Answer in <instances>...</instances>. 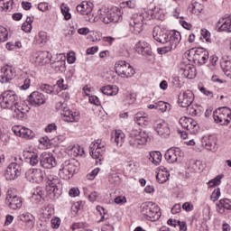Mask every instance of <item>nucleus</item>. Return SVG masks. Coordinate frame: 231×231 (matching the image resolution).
<instances>
[{"label": "nucleus", "instance_id": "obj_2", "mask_svg": "<svg viewBox=\"0 0 231 231\" xmlns=\"http://www.w3.org/2000/svg\"><path fill=\"white\" fill-rule=\"evenodd\" d=\"M148 139L149 134L145 131L134 130L129 134L128 143L129 146L134 147V149H140L142 145L147 143Z\"/></svg>", "mask_w": 231, "mask_h": 231}, {"label": "nucleus", "instance_id": "obj_22", "mask_svg": "<svg viewBox=\"0 0 231 231\" xmlns=\"http://www.w3.org/2000/svg\"><path fill=\"white\" fill-rule=\"evenodd\" d=\"M29 103L31 106H34L35 107H39V106H42L46 102V97L44 94L34 91L28 97Z\"/></svg>", "mask_w": 231, "mask_h": 231}, {"label": "nucleus", "instance_id": "obj_49", "mask_svg": "<svg viewBox=\"0 0 231 231\" xmlns=\"http://www.w3.org/2000/svg\"><path fill=\"white\" fill-rule=\"evenodd\" d=\"M42 196H44V193H42V190L37 189L36 192L32 194V199L35 201V203H41V201H42Z\"/></svg>", "mask_w": 231, "mask_h": 231}, {"label": "nucleus", "instance_id": "obj_21", "mask_svg": "<svg viewBox=\"0 0 231 231\" xmlns=\"http://www.w3.org/2000/svg\"><path fill=\"white\" fill-rule=\"evenodd\" d=\"M48 55V51L34 52L31 57V61L33 64H36V66H44V64H46L50 60Z\"/></svg>", "mask_w": 231, "mask_h": 231}, {"label": "nucleus", "instance_id": "obj_18", "mask_svg": "<svg viewBox=\"0 0 231 231\" xmlns=\"http://www.w3.org/2000/svg\"><path fill=\"white\" fill-rule=\"evenodd\" d=\"M12 130L16 136H20V138H23L24 140H32V138H35V132L30 128L24 126H14Z\"/></svg>", "mask_w": 231, "mask_h": 231}, {"label": "nucleus", "instance_id": "obj_9", "mask_svg": "<svg viewBox=\"0 0 231 231\" xmlns=\"http://www.w3.org/2000/svg\"><path fill=\"white\" fill-rule=\"evenodd\" d=\"M5 201L13 210H17L23 207V199L17 196V191L14 189L7 190Z\"/></svg>", "mask_w": 231, "mask_h": 231}, {"label": "nucleus", "instance_id": "obj_11", "mask_svg": "<svg viewBox=\"0 0 231 231\" xmlns=\"http://www.w3.org/2000/svg\"><path fill=\"white\" fill-rule=\"evenodd\" d=\"M21 165L17 164L16 162H11L5 172V180H17L19 176H21Z\"/></svg>", "mask_w": 231, "mask_h": 231}, {"label": "nucleus", "instance_id": "obj_58", "mask_svg": "<svg viewBox=\"0 0 231 231\" xmlns=\"http://www.w3.org/2000/svg\"><path fill=\"white\" fill-rule=\"evenodd\" d=\"M75 60H77L75 52H69L67 54V62H69V64H75Z\"/></svg>", "mask_w": 231, "mask_h": 231}, {"label": "nucleus", "instance_id": "obj_30", "mask_svg": "<svg viewBox=\"0 0 231 231\" xmlns=\"http://www.w3.org/2000/svg\"><path fill=\"white\" fill-rule=\"evenodd\" d=\"M160 217H162V212L160 211V207L155 204V206H153V209L150 210V214H148L146 219L149 221H158Z\"/></svg>", "mask_w": 231, "mask_h": 231}, {"label": "nucleus", "instance_id": "obj_25", "mask_svg": "<svg viewBox=\"0 0 231 231\" xmlns=\"http://www.w3.org/2000/svg\"><path fill=\"white\" fill-rule=\"evenodd\" d=\"M61 116L65 122H79L80 112H73L68 107L64 112H61Z\"/></svg>", "mask_w": 231, "mask_h": 231}, {"label": "nucleus", "instance_id": "obj_26", "mask_svg": "<svg viewBox=\"0 0 231 231\" xmlns=\"http://www.w3.org/2000/svg\"><path fill=\"white\" fill-rule=\"evenodd\" d=\"M76 10L80 15H89L93 12V4L90 2L83 1L77 5Z\"/></svg>", "mask_w": 231, "mask_h": 231}, {"label": "nucleus", "instance_id": "obj_60", "mask_svg": "<svg viewBox=\"0 0 231 231\" xmlns=\"http://www.w3.org/2000/svg\"><path fill=\"white\" fill-rule=\"evenodd\" d=\"M115 203H116V205H124V203H127V199L125 196L116 197Z\"/></svg>", "mask_w": 231, "mask_h": 231}, {"label": "nucleus", "instance_id": "obj_43", "mask_svg": "<svg viewBox=\"0 0 231 231\" xmlns=\"http://www.w3.org/2000/svg\"><path fill=\"white\" fill-rule=\"evenodd\" d=\"M60 10L65 21H69V19H71V13H69V6H68V4H61Z\"/></svg>", "mask_w": 231, "mask_h": 231}, {"label": "nucleus", "instance_id": "obj_56", "mask_svg": "<svg viewBox=\"0 0 231 231\" xmlns=\"http://www.w3.org/2000/svg\"><path fill=\"white\" fill-rule=\"evenodd\" d=\"M68 108V104L66 102L60 101L56 104V109L57 111H60L61 113H64V111Z\"/></svg>", "mask_w": 231, "mask_h": 231}, {"label": "nucleus", "instance_id": "obj_33", "mask_svg": "<svg viewBox=\"0 0 231 231\" xmlns=\"http://www.w3.org/2000/svg\"><path fill=\"white\" fill-rule=\"evenodd\" d=\"M219 31L231 32V20L228 17L223 18L222 21L218 22Z\"/></svg>", "mask_w": 231, "mask_h": 231}, {"label": "nucleus", "instance_id": "obj_8", "mask_svg": "<svg viewBox=\"0 0 231 231\" xmlns=\"http://www.w3.org/2000/svg\"><path fill=\"white\" fill-rule=\"evenodd\" d=\"M214 120L220 125H228L231 120V110L228 107H220L213 113Z\"/></svg>", "mask_w": 231, "mask_h": 231}, {"label": "nucleus", "instance_id": "obj_17", "mask_svg": "<svg viewBox=\"0 0 231 231\" xmlns=\"http://www.w3.org/2000/svg\"><path fill=\"white\" fill-rule=\"evenodd\" d=\"M179 123L180 124L181 127L187 129V131H189V133L193 134L198 133V129H199L198 126V122L191 117H181Z\"/></svg>", "mask_w": 231, "mask_h": 231}, {"label": "nucleus", "instance_id": "obj_10", "mask_svg": "<svg viewBox=\"0 0 231 231\" xmlns=\"http://www.w3.org/2000/svg\"><path fill=\"white\" fill-rule=\"evenodd\" d=\"M146 14H134L133 17L129 20L130 30L134 33H141L143 30V19H145Z\"/></svg>", "mask_w": 231, "mask_h": 231}, {"label": "nucleus", "instance_id": "obj_13", "mask_svg": "<svg viewBox=\"0 0 231 231\" xmlns=\"http://www.w3.org/2000/svg\"><path fill=\"white\" fill-rule=\"evenodd\" d=\"M25 178L32 183H42L44 180V171L41 169H30L25 172Z\"/></svg>", "mask_w": 231, "mask_h": 231}, {"label": "nucleus", "instance_id": "obj_4", "mask_svg": "<svg viewBox=\"0 0 231 231\" xmlns=\"http://www.w3.org/2000/svg\"><path fill=\"white\" fill-rule=\"evenodd\" d=\"M77 171H79V162L76 164L75 161H66L60 168V178L62 180H69L73 178Z\"/></svg>", "mask_w": 231, "mask_h": 231}, {"label": "nucleus", "instance_id": "obj_57", "mask_svg": "<svg viewBox=\"0 0 231 231\" xmlns=\"http://www.w3.org/2000/svg\"><path fill=\"white\" fill-rule=\"evenodd\" d=\"M79 195H80V190L79 189V188H72L69 191V196H70V198H77V196H79Z\"/></svg>", "mask_w": 231, "mask_h": 231}, {"label": "nucleus", "instance_id": "obj_40", "mask_svg": "<svg viewBox=\"0 0 231 231\" xmlns=\"http://www.w3.org/2000/svg\"><path fill=\"white\" fill-rule=\"evenodd\" d=\"M26 162L32 167H35V165H39L41 159H39V155L37 153L30 152L29 157L26 158Z\"/></svg>", "mask_w": 231, "mask_h": 231}, {"label": "nucleus", "instance_id": "obj_32", "mask_svg": "<svg viewBox=\"0 0 231 231\" xmlns=\"http://www.w3.org/2000/svg\"><path fill=\"white\" fill-rule=\"evenodd\" d=\"M170 176H171V173H169L167 169L164 168V170H159V172L156 175L158 183H161V184L166 183V181H169Z\"/></svg>", "mask_w": 231, "mask_h": 231}, {"label": "nucleus", "instance_id": "obj_37", "mask_svg": "<svg viewBox=\"0 0 231 231\" xmlns=\"http://www.w3.org/2000/svg\"><path fill=\"white\" fill-rule=\"evenodd\" d=\"M36 44L39 46H44L48 42V32L41 31L38 35L35 36Z\"/></svg>", "mask_w": 231, "mask_h": 231}, {"label": "nucleus", "instance_id": "obj_27", "mask_svg": "<svg viewBox=\"0 0 231 231\" xmlns=\"http://www.w3.org/2000/svg\"><path fill=\"white\" fill-rule=\"evenodd\" d=\"M180 69L183 77H186V79H194L196 77V67L192 64L182 63Z\"/></svg>", "mask_w": 231, "mask_h": 231}, {"label": "nucleus", "instance_id": "obj_46", "mask_svg": "<svg viewBox=\"0 0 231 231\" xmlns=\"http://www.w3.org/2000/svg\"><path fill=\"white\" fill-rule=\"evenodd\" d=\"M221 180H223V175H217L215 179L210 180L208 185L210 188L217 187V185H221Z\"/></svg>", "mask_w": 231, "mask_h": 231}, {"label": "nucleus", "instance_id": "obj_5", "mask_svg": "<svg viewBox=\"0 0 231 231\" xmlns=\"http://www.w3.org/2000/svg\"><path fill=\"white\" fill-rule=\"evenodd\" d=\"M19 102V97L12 90H7L0 96L2 109H12Z\"/></svg>", "mask_w": 231, "mask_h": 231}, {"label": "nucleus", "instance_id": "obj_44", "mask_svg": "<svg viewBox=\"0 0 231 231\" xmlns=\"http://www.w3.org/2000/svg\"><path fill=\"white\" fill-rule=\"evenodd\" d=\"M69 152L72 156H74V158H77V156H84V149L79 145L73 146Z\"/></svg>", "mask_w": 231, "mask_h": 231}, {"label": "nucleus", "instance_id": "obj_54", "mask_svg": "<svg viewBox=\"0 0 231 231\" xmlns=\"http://www.w3.org/2000/svg\"><path fill=\"white\" fill-rule=\"evenodd\" d=\"M220 196H221V189L219 188L216 189L210 196L211 201H217Z\"/></svg>", "mask_w": 231, "mask_h": 231}, {"label": "nucleus", "instance_id": "obj_39", "mask_svg": "<svg viewBox=\"0 0 231 231\" xmlns=\"http://www.w3.org/2000/svg\"><path fill=\"white\" fill-rule=\"evenodd\" d=\"M189 169L191 172H199V171H203V165L199 161L190 160Z\"/></svg>", "mask_w": 231, "mask_h": 231}, {"label": "nucleus", "instance_id": "obj_41", "mask_svg": "<svg viewBox=\"0 0 231 231\" xmlns=\"http://www.w3.org/2000/svg\"><path fill=\"white\" fill-rule=\"evenodd\" d=\"M149 160L154 165H160V163H162V152H151Z\"/></svg>", "mask_w": 231, "mask_h": 231}, {"label": "nucleus", "instance_id": "obj_47", "mask_svg": "<svg viewBox=\"0 0 231 231\" xmlns=\"http://www.w3.org/2000/svg\"><path fill=\"white\" fill-rule=\"evenodd\" d=\"M22 77H23V79H25L23 80V84L22 86H20V89L26 90L30 88L31 79H30V78H26V77H28L27 72H23Z\"/></svg>", "mask_w": 231, "mask_h": 231}, {"label": "nucleus", "instance_id": "obj_38", "mask_svg": "<svg viewBox=\"0 0 231 231\" xmlns=\"http://www.w3.org/2000/svg\"><path fill=\"white\" fill-rule=\"evenodd\" d=\"M18 219L23 223H35V217L31 213H22L18 216Z\"/></svg>", "mask_w": 231, "mask_h": 231}, {"label": "nucleus", "instance_id": "obj_48", "mask_svg": "<svg viewBox=\"0 0 231 231\" xmlns=\"http://www.w3.org/2000/svg\"><path fill=\"white\" fill-rule=\"evenodd\" d=\"M157 109H159V111H162V113H165V111L171 109V105L164 101H159L157 102Z\"/></svg>", "mask_w": 231, "mask_h": 231}, {"label": "nucleus", "instance_id": "obj_12", "mask_svg": "<svg viewBox=\"0 0 231 231\" xmlns=\"http://www.w3.org/2000/svg\"><path fill=\"white\" fill-rule=\"evenodd\" d=\"M179 106L180 107H190L194 102V92L192 90H185L179 95Z\"/></svg>", "mask_w": 231, "mask_h": 231}, {"label": "nucleus", "instance_id": "obj_63", "mask_svg": "<svg viewBox=\"0 0 231 231\" xmlns=\"http://www.w3.org/2000/svg\"><path fill=\"white\" fill-rule=\"evenodd\" d=\"M88 100L90 104H94V106H100V99L97 96H90Z\"/></svg>", "mask_w": 231, "mask_h": 231}, {"label": "nucleus", "instance_id": "obj_3", "mask_svg": "<svg viewBox=\"0 0 231 231\" xmlns=\"http://www.w3.org/2000/svg\"><path fill=\"white\" fill-rule=\"evenodd\" d=\"M118 12L116 8L108 9V8H101L98 10L97 15L98 19L105 23V24H109V23H120L122 21V15L116 12Z\"/></svg>", "mask_w": 231, "mask_h": 231}, {"label": "nucleus", "instance_id": "obj_51", "mask_svg": "<svg viewBox=\"0 0 231 231\" xmlns=\"http://www.w3.org/2000/svg\"><path fill=\"white\" fill-rule=\"evenodd\" d=\"M53 68H55L57 71H62L63 69H66V60L56 61L53 65Z\"/></svg>", "mask_w": 231, "mask_h": 231}, {"label": "nucleus", "instance_id": "obj_16", "mask_svg": "<svg viewBox=\"0 0 231 231\" xmlns=\"http://www.w3.org/2000/svg\"><path fill=\"white\" fill-rule=\"evenodd\" d=\"M40 165L43 169H53L57 165V161L55 157L49 152H42L40 156Z\"/></svg>", "mask_w": 231, "mask_h": 231}, {"label": "nucleus", "instance_id": "obj_14", "mask_svg": "<svg viewBox=\"0 0 231 231\" xmlns=\"http://www.w3.org/2000/svg\"><path fill=\"white\" fill-rule=\"evenodd\" d=\"M153 129L159 134V136H163V138H167L169 134H171V128L169 127V124L162 119H158L154 121Z\"/></svg>", "mask_w": 231, "mask_h": 231}, {"label": "nucleus", "instance_id": "obj_34", "mask_svg": "<svg viewBox=\"0 0 231 231\" xmlns=\"http://www.w3.org/2000/svg\"><path fill=\"white\" fill-rule=\"evenodd\" d=\"M125 141V134L122 130H116L114 133V142L116 145L121 147L122 143Z\"/></svg>", "mask_w": 231, "mask_h": 231}, {"label": "nucleus", "instance_id": "obj_42", "mask_svg": "<svg viewBox=\"0 0 231 231\" xmlns=\"http://www.w3.org/2000/svg\"><path fill=\"white\" fill-rule=\"evenodd\" d=\"M221 68L225 75H226V77H229V79H231V60H225L224 61H222Z\"/></svg>", "mask_w": 231, "mask_h": 231}, {"label": "nucleus", "instance_id": "obj_45", "mask_svg": "<svg viewBox=\"0 0 231 231\" xmlns=\"http://www.w3.org/2000/svg\"><path fill=\"white\" fill-rule=\"evenodd\" d=\"M217 205V207H221L222 208H226V210H231V200L228 199H220Z\"/></svg>", "mask_w": 231, "mask_h": 231}, {"label": "nucleus", "instance_id": "obj_6", "mask_svg": "<svg viewBox=\"0 0 231 231\" xmlns=\"http://www.w3.org/2000/svg\"><path fill=\"white\" fill-rule=\"evenodd\" d=\"M89 152L94 160L102 162V160H104V154H106V142L102 141V139L94 141L90 144Z\"/></svg>", "mask_w": 231, "mask_h": 231}, {"label": "nucleus", "instance_id": "obj_29", "mask_svg": "<svg viewBox=\"0 0 231 231\" xmlns=\"http://www.w3.org/2000/svg\"><path fill=\"white\" fill-rule=\"evenodd\" d=\"M156 203L152 201L144 202L141 205V213L147 219L149 214H151V210H154Z\"/></svg>", "mask_w": 231, "mask_h": 231}, {"label": "nucleus", "instance_id": "obj_52", "mask_svg": "<svg viewBox=\"0 0 231 231\" xmlns=\"http://www.w3.org/2000/svg\"><path fill=\"white\" fill-rule=\"evenodd\" d=\"M197 52H198V50L190 49L189 51H187L185 52V57H187L189 60H195Z\"/></svg>", "mask_w": 231, "mask_h": 231}, {"label": "nucleus", "instance_id": "obj_61", "mask_svg": "<svg viewBox=\"0 0 231 231\" xmlns=\"http://www.w3.org/2000/svg\"><path fill=\"white\" fill-rule=\"evenodd\" d=\"M59 226H60V218L59 217L51 218V227L57 229L59 228Z\"/></svg>", "mask_w": 231, "mask_h": 231}, {"label": "nucleus", "instance_id": "obj_20", "mask_svg": "<svg viewBox=\"0 0 231 231\" xmlns=\"http://www.w3.org/2000/svg\"><path fill=\"white\" fill-rule=\"evenodd\" d=\"M15 77V69L9 66H5L0 71V82L1 84H6L10 82Z\"/></svg>", "mask_w": 231, "mask_h": 231}, {"label": "nucleus", "instance_id": "obj_64", "mask_svg": "<svg viewBox=\"0 0 231 231\" xmlns=\"http://www.w3.org/2000/svg\"><path fill=\"white\" fill-rule=\"evenodd\" d=\"M57 86L60 89L66 90L68 89V84L64 83V79H60L57 81Z\"/></svg>", "mask_w": 231, "mask_h": 231}, {"label": "nucleus", "instance_id": "obj_50", "mask_svg": "<svg viewBox=\"0 0 231 231\" xmlns=\"http://www.w3.org/2000/svg\"><path fill=\"white\" fill-rule=\"evenodd\" d=\"M8 41V31L4 26H0V42Z\"/></svg>", "mask_w": 231, "mask_h": 231}, {"label": "nucleus", "instance_id": "obj_24", "mask_svg": "<svg viewBox=\"0 0 231 231\" xmlns=\"http://www.w3.org/2000/svg\"><path fill=\"white\" fill-rule=\"evenodd\" d=\"M46 183L51 188L49 190L51 192H56L59 190V185H60V179L57 175L48 174L46 177Z\"/></svg>", "mask_w": 231, "mask_h": 231}, {"label": "nucleus", "instance_id": "obj_36", "mask_svg": "<svg viewBox=\"0 0 231 231\" xmlns=\"http://www.w3.org/2000/svg\"><path fill=\"white\" fill-rule=\"evenodd\" d=\"M134 120L137 125H147L149 124V117L143 116L142 113H137L134 115Z\"/></svg>", "mask_w": 231, "mask_h": 231}, {"label": "nucleus", "instance_id": "obj_31", "mask_svg": "<svg viewBox=\"0 0 231 231\" xmlns=\"http://www.w3.org/2000/svg\"><path fill=\"white\" fill-rule=\"evenodd\" d=\"M100 91L103 95H107V97H115V95H118V88L116 86H105L100 88Z\"/></svg>", "mask_w": 231, "mask_h": 231}, {"label": "nucleus", "instance_id": "obj_55", "mask_svg": "<svg viewBox=\"0 0 231 231\" xmlns=\"http://www.w3.org/2000/svg\"><path fill=\"white\" fill-rule=\"evenodd\" d=\"M108 180L110 183L116 184L118 181H120V176L118 173H111L108 177Z\"/></svg>", "mask_w": 231, "mask_h": 231}, {"label": "nucleus", "instance_id": "obj_19", "mask_svg": "<svg viewBox=\"0 0 231 231\" xmlns=\"http://www.w3.org/2000/svg\"><path fill=\"white\" fill-rule=\"evenodd\" d=\"M164 156L168 163H176V162H180V160H181L183 152L180 148H170L167 150Z\"/></svg>", "mask_w": 231, "mask_h": 231}, {"label": "nucleus", "instance_id": "obj_1", "mask_svg": "<svg viewBox=\"0 0 231 231\" xmlns=\"http://www.w3.org/2000/svg\"><path fill=\"white\" fill-rule=\"evenodd\" d=\"M152 36L154 41L165 44V46L158 48L157 51L160 55H165L169 51H172L175 48H178L180 42L181 41V34L180 32H171L167 33L164 30L156 26L153 28Z\"/></svg>", "mask_w": 231, "mask_h": 231}, {"label": "nucleus", "instance_id": "obj_35", "mask_svg": "<svg viewBox=\"0 0 231 231\" xmlns=\"http://www.w3.org/2000/svg\"><path fill=\"white\" fill-rule=\"evenodd\" d=\"M189 12H190L194 15H199V14H201V12H203V5H201L198 2H193L189 6Z\"/></svg>", "mask_w": 231, "mask_h": 231}, {"label": "nucleus", "instance_id": "obj_59", "mask_svg": "<svg viewBox=\"0 0 231 231\" xmlns=\"http://www.w3.org/2000/svg\"><path fill=\"white\" fill-rule=\"evenodd\" d=\"M182 208L183 210H186V212H192V210H194V205L190 202H185L182 205Z\"/></svg>", "mask_w": 231, "mask_h": 231}, {"label": "nucleus", "instance_id": "obj_28", "mask_svg": "<svg viewBox=\"0 0 231 231\" xmlns=\"http://www.w3.org/2000/svg\"><path fill=\"white\" fill-rule=\"evenodd\" d=\"M195 61L198 62L199 66L207 64V62H208V51L203 49L197 50V53L195 54Z\"/></svg>", "mask_w": 231, "mask_h": 231}, {"label": "nucleus", "instance_id": "obj_62", "mask_svg": "<svg viewBox=\"0 0 231 231\" xmlns=\"http://www.w3.org/2000/svg\"><path fill=\"white\" fill-rule=\"evenodd\" d=\"M206 149H208V151H213L214 147H216V143H214V141H212L210 138L208 139V142L206 143Z\"/></svg>", "mask_w": 231, "mask_h": 231}, {"label": "nucleus", "instance_id": "obj_53", "mask_svg": "<svg viewBox=\"0 0 231 231\" xmlns=\"http://www.w3.org/2000/svg\"><path fill=\"white\" fill-rule=\"evenodd\" d=\"M40 89H42V91L47 93L48 95H51V93H53V87L48 84L41 85Z\"/></svg>", "mask_w": 231, "mask_h": 231}, {"label": "nucleus", "instance_id": "obj_23", "mask_svg": "<svg viewBox=\"0 0 231 231\" xmlns=\"http://www.w3.org/2000/svg\"><path fill=\"white\" fill-rule=\"evenodd\" d=\"M135 51L139 55H143V57H149L152 55V51L151 50V45L145 42H139L135 45Z\"/></svg>", "mask_w": 231, "mask_h": 231}, {"label": "nucleus", "instance_id": "obj_15", "mask_svg": "<svg viewBox=\"0 0 231 231\" xmlns=\"http://www.w3.org/2000/svg\"><path fill=\"white\" fill-rule=\"evenodd\" d=\"M11 111L14 118H16L17 120H23L26 116V113L30 111V107L27 106V105L18 102L14 106H12Z\"/></svg>", "mask_w": 231, "mask_h": 231}, {"label": "nucleus", "instance_id": "obj_7", "mask_svg": "<svg viewBox=\"0 0 231 231\" xmlns=\"http://www.w3.org/2000/svg\"><path fill=\"white\" fill-rule=\"evenodd\" d=\"M116 73L122 79H131L134 75V69L125 60H119L115 64Z\"/></svg>", "mask_w": 231, "mask_h": 231}]
</instances>
